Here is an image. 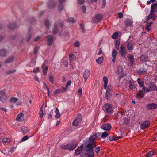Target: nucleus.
Segmentation results:
<instances>
[{"label":"nucleus","instance_id":"obj_1","mask_svg":"<svg viewBox=\"0 0 157 157\" xmlns=\"http://www.w3.org/2000/svg\"><path fill=\"white\" fill-rule=\"evenodd\" d=\"M96 145L92 144H87L84 147V154L85 157H94V148H95Z\"/></svg>","mask_w":157,"mask_h":157},{"label":"nucleus","instance_id":"obj_2","mask_svg":"<svg viewBox=\"0 0 157 157\" xmlns=\"http://www.w3.org/2000/svg\"><path fill=\"white\" fill-rule=\"evenodd\" d=\"M144 92L147 93L151 91L156 90H157V87L154 83H151L150 85L149 89L143 86L142 88Z\"/></svg>","mask_w":157,"mask_h":157},{"label":"nucleus","instance_id":"obj_3","mask_svg":"<svg viewBox=\"0 0 157 157\" xmlns=\"http://www.w3.org/2000/svg\"><path fill=\"white\" fill-rule=\"evenodd\" d=\"M103 109L105 112L109 113L113 111V108L112 105L105 104L103 105Z\"/></svg>","mask_w":157,"mask_h":157},{"label":"nucleus","instance_id":"obj_4","mask_svg":"<svg viewBox=\"0 0 157 157\" xmlns=\"http://www.w3.org/2000/svg\"><path fill=\"white\" fill-rule=\"evenodd\" d=\"M82 117V116L80 114H78L77 117L76 118L73 122V125L75 126L78 125L81 122Z\"/></svg>","mask_w":157,"mask_h":157},{"label":"nucleus","instance_id":"obj_5","mask_svg":"<svg viewBox=\"0 0 157 157\" xmlns=\"http://www.w3.org/2000/svg\"><path fill=\"white\" fill-rule=\"evenodd\" d=\"M98 137V135L97 134H93L92 135L90 136L89 138V141L88 144H96L95 140Z\"/></svg>","mask_w":157,"mask_h":157},{"label":"nucleus","instance_id":"obj_6","mask_svg":"<svg viewBox=\"0 0 157 157\" xmlns=\"http://www.w3.org/2000/svg\"><path fill=\"white\" fill-rule=\"evenodd\" d=\"M119 53L123 57H125L126 54V49L123 45H121Z\"/></svg>","mask_w":157,"mask_h":157},{"label":"nucleus","instance_id":"obj_7","mask_svg":"<svg viewBox=\"0 0 157 157\" xmlns=\"http://www.w3.org/2000/svg\"><path fill=\"white\" fill-rule=\"evenodd\" d=\"M78 144L77 141L74 143H69L67 144L68 149L69 150H72L75 148Z\"/></svg>","mask_w":157,"mask_h":157},{"label":"nucleus","instance_id":"obj_8","mask_svg":"<svg viewBox=\"0 0 157 157\" xmlns=\"http://www.w3.org/2000/svg\"><path fill=\"white\" fill-rule=\"evenodd\" d=\"M150 122L148 121H144L141 123L140 127L141 129H144L148 128L149 126Z\"/></svg>","mask_w":157,"mask_h":157},{"label":"nucleus","instance_id":"obj_9","mask_svg":"<svg viewBox=\"0 0 157 157\" xmlns=\"http://www.w3.org/2000/svg\"><path fill=\"white\" fill-rule=\"evenodd\" d=\"M102 19L101 15L98 14L95 15L93 18L92 21L94 23H97L100 21Z\"/></svg>","mask_w":157,"mask_h":157},{"label":"nucleus","instance_id":"obj_10","mask_svg":"<svg viewBox=\"0 0 157 157\" xmlns=\"http://www.w3.org/2000/svg\"><path fill=\"white\" fill-rule=\"evenodd\" d=\"M83 149V146L81 145L78 147L75 150V155L76 156L79 155L82 152Z\"/></svg>","mask_w":157,"mask_h":157},{"label":"nucleus","instance_id":"obj_11","mask_svg":"<svg viewBox=\"0 0 157 157\" xmlns=\"http://www.w3.org/2000/svg\"><path fill=\"white\" fill-rule=\"evenodd\" d=\"M157 107V105L155 103H152L148 104L147 105L146 108L148 109H154Z\"/></svg>","mask_w":157,"mask_h":157},{"label":"nucleus","instance_id":"obj_12","mask_svg":"<svg viewBox=\"0 0 157 157\" xmlns=\"http://www.w3.org/2000/svg\"><path fill=\"white\" fill-rule=\"evenodd\" d=\"M144 93L145 92H144V90L142 88V90L140 91L137 94L136 97L139 99H140L141 98L144 97L145 94Z\"/></svg>","mask_w":157,"mask_h":157},{"label":"nucleus","instance_id":"obj_13","mask_svg":"<svg viewBox=\"0 0 157 157\" xmlns=\"http://www.w3.org/2000/svg\"><path fill=\"white\" fill-rule=\"evenodd\" d=\"M90 74V71L88 69H86L84 73L83 74V78L85 82L86 81L88 77L89 76Z\"/></svg>","mask_w":157,"mask_h":157},{"label":"nucleus","instance_id":"obj_14","mask_svg":"<svg viewBox=\"0 0 157 157\" xmlns=\"http://www.w3.org/2000/svg\"><path fill=\"white\" fill-rule=\"evenodd\" d=\"M24 114L22 113L19 114L16 118L17 121L19 122L23 121L24 120Z\"/></svg>","mask_w":157,"mask_h":157},{"label":"nucleus","instance_id":"obj_15","mask_svg":"<svg viewBox=\"0 0 157 157\" xmlns=\"http://www.w3.org/2000/svg\"><path fill=\"white\" fill-rule=\"evenodd\" d=\"M101 128L105 131H109L111 128V126L110 124L107 123L102 125Z\"/></svg>","mask_w":157,"mask_h":157},{"label":"nucleus","instance_id":"obj_16","mask_svg":"<svg viewBox=\"0 0 157 157\" xmlns=\"http://www.w3.org/2000/svg\"><path fill=\"white\" fill-rule=\"evenodd\" d=\"M139 58L140 60L144 62H147L148 61V58L147 55H143L140 56Z\"/></svg>","mask_w":157,"mask_h":157},{"label":"nucleus","instance_id":"obj_17","mask_svg":"<svg viewBox=\"0 0 157 157\" xmlns=\"http://www.w3.org/2000/svg\"><path fill=\"white\" fill-rule=\"evenodd\" d=\"M48 44L51 45L52 44L53 40L54 39V36H53L49 35L47 37Z\"/></svg>","mask_w":157,"mask_h":157},{"label":"nucleus","instance_id":"obj_18","mask_svg":"<svg viewBox=\"0 0 157 157\" xmlns=\"http://www.w3.org/2000/svg\"><path fill=\"white\" fill-rule=\"evenodd\" d=\"M45 63H44L41 67V68L43 69V74L44 75H46L48 70V67L47 66L45 65Z\"/></svg>","mask_w":157,"mask_h":157},{"label":"nucleus","instance_id":"obj_19","mask_svg":"<svg viewBox=\"0 0 157 157\" xmlns=\"http://www.w3.org/2000/svg\"><path fill=\"white\" fill-rule=\"evenodd\" d=\"M150 10L151 13L157 12V1L155 3L152 4Z\"/></svg>","mask_w":157,"mask_h":157},{"label":"nucleus","instance_id":"obj_20","mask_svg":"<svg viewBox=\"0 0 157 157\" xmlns=\"http://www.w3.org/2000/svg\"><path fill=\"white\" fill-rule=\"evenodd\" d=\"M66 90L64 89L59 88L56 89L54 92V94L55 95H57L60 93H63L65 92Z\"/></svg>","mask_w":157,"mask_h":157},{"label":"nucleus","instance_id":"obj_21","mask_svg":"<svg viewBox=\"0 0 157 157\" xmlns=\"http://www.w3.org/2000/svg\"><path fill=\"white\" fill-rule=\"evenodd\" d=\"M129 88L130 89L132 90L136 88V86L133 80H129Z\"/></svg>","mask_w":157,"mask_h":157},{"label":"nucleus","instance_id":"obj_22","mask_svg":"<svg viewBox=\"0 0 157 157\" xmlns=\"http://www.w3.org/2000/svg\"><path fill=\"white\" fill-rule=\"evenodd\" d=\"M117 52L115 49H113L112 51V61L113 63L115 62L116 58L117 55Z\"/></svg>","mask_w":157,"mask_h":157},{"label":"nucleus","instance_id":"obj_23","mask_svg":"<svg viewBox=\"0 0 157 157\" xmlns=\"http://www.w3.org/2000/svg\"><path fill=\"white\" fill-rule=\"evenodd\" d=\"M128 61L129 62L130 64L132 66L134 63L133 56L132 55L130 54L128 56Z\"/></svg>","mask_w":157,"mask_h":157},{"label":"nucleus","instance_id":"obj_24","mask_svg":"<svg viewBox=\"0 0 157 157\" xmlns=\"http://www.w3.org/2000/svg\"><path fill=\"white\" fill-rule=\"evenodd\" d=\"M125 25L128 26L132 27V21L129 19H127L125 21Z\"/></svg>","mask_w":157,"mask_h":157},{"label":"nucleus","instance_id":"obj_25","mask_svg":"<svg viewBox=\"0 0 157 157\" xmlns=\"http://www.w3.org/2000/svg\"><path fill=\"white\" fill-rule=\"evenodd\" d=\"M2 96V97H0V101L3 103L5 102L8 99L9 97L5 94Z\"/></svg>","mask_w":157,"mask_h":157},{"label":"nucleus","instance_id":"obj_26","mask_svg":"<svg viewBox=\"0 0 157 157\" xmlns=\"http://www.w3.org/2000/svg\"><path fill=\"white\" fill-rule=\"evenodd\" d=\"M55 3L52 0L50 1L48 3V7L49 8L51 9L55 7Z\"/></svg>","mask_w":157,"mask_h":157},{"label":"nucleus","instance_id":"obj_27","mask_svg":"<svg viewBox=\"0 0 157 157\" xmlns=\"http://www.w3.org/2000/svg\"><path fill=\"white\" fill-rule=\"evenodd\" d=\"M134 44L133 42H129L127 44V48L128 50H132L134 49L133 46Z\"/></svg>","mask_w":157,"mask_h":157},{"label":"nucleus","instance_id":"obj_28","mask_svg":"<svg viewBox=\"0 0 157 157\" xmlns=\"http://www.w3.org/2000/svg\"><path fill=\"white\" fill-rule=\"evenodd\" d=\"M103 80L104 82V88L105 89L107 88L108 84V78L106 76H105L103 78Z\"/></svg>","mask_w":157,"mask_h":157},{"label":"nucleus","instance_id":"obj_29","mask_svg":"<svg viewBox=\"0 0 157 157\" xmlns=\"http://www.w3.org/2000/svg\"><path fill=\"white\" fill-rule=\"evenodd\" d=\"M6 53L7 52L5 50L2 49L0 50V57L5 56Z\"/></svg>","mask_w":157,"mask_h":157},{"label":"nucleus","instance_id":"obj_30","mask_svg":"<svg viewBox=\"0 0 157 157\" xmlns=\"http://www.w3.org/2000/svg\"><path fill=\"white\" fill-rule=\"evenodd\" d=\"M103 59L104 57L102 56L101 57L98 58V59H96V62L98 64H101L102 63Z\"/></svg>","mask_w":157,"mask_h":157},{"label":"nucleus","instance_id":"obj_31","mask_svg":"<svg viewBox=\"0 0 157 157\" xmlns=\"http://www.w3.org/2000/svg\"><path fill=\"white\" fill-rule=\"evenodd\" d=\"M18 101L17 98L15 97L11 98L9 100V102L10 103H14Z\"/></svg>","mask_w":157,"mask_h":157},{"label":"nucleus","instance_id":"obj_32","mask_svg":"<svg viewBox=\"0 0 157 157\" xmlns=\"http://www.w3.org/2000/svg\"><path fill=\"white\" fill-rule=\"evenodd\" d=\"M154 151H149L147 152L146 154L145 155V156L149 157L151 156H152L154 155Z\"/></svg>","mask_w":157,"mask_h":157},{"label":"nucleus","instance_id":"obj_33","mask_svg":"<svg viewBox=\"0 0 157 157\" xmlns=\"http://www.w3.org/2000/svg\"><path fill=\"white\" fill-rule=\"evenodd\" d=\"M23 132L25 134L28 131L27 127L25 126H22L21 128Z\"/></svg>","mask_w":157,"mask_h":157},{"label":"nucleus","instance_id":"obj_34","mask_svg":"<svg viewBox=\"0 0 157 157\" xmlns=\"http://www.w3.org/2000/svg\"><path fill=\"white\" fill-rule=\"evenodd\" d=\"M54 29L53 30V33L54 34H56L58 32V30L57 29V25L56 24H54Z\"/></svg>","mask_w":157,"mask_h":157},{"label":"nucleus","instance_id":"obj_35","mask_svg":"<svg viewBox=\"0 0 157 157\" xmlns=\"http://www.w3.org/2000/svg\"><path fill=\"white\" fill-rule=\"evenodd\" d=\"M153 22H151L148 23L146 26V29L148 31H149L151 30V29L150 27L151 26V24Z\"/></svg>","mask_w":157,"mask_h":157},{"label":"nucleus","instance_id":"obj_36","mask_svg":"<svg viewBox=\"0 0 157 157\" xmlns=\"http://www.w3.org/2000/svg\"><path fill=\"white\" fill-rule=\"evenodd\" d=\"M118 71L119 74H122L123 72L122 67L121 66H119L117 67Z\"/></svg>","mask_w":157,"mask_h":157},{"label":"nucleus","instance_id":"obj_37","mask_svg":"<svg viewBox=\"0 0 157 157\" xmlns=\"http://www.w3.org/2000/svg\"><path fill=\"white\" fill-rule=\"evenodd\" d=\"M137 82L138 83L139 86L140 87H142V88L144 86V83L143 81H141L140 78H139L137 80Z\"/></svg>","mask_w":157,"mask_h":157},{"label":"nucleus","instance_id":"obj_38","mask_svg":"<svg viewBox=\"0 0 157 157\" xmlns=\"http://www.w3.org/2000/svg\"><path fill=\"white\" fill-rule=\"evenodd\" d=\"M49 80L52 84L54 83V78L53 76L51 74L49 76Z\"/></svg>","mask_w":157,"mask_h":157},{"label":"nucleus","instance_id":"obj_39","mask_svg":"<svg viewBox=\"0 0 157 157\" xmlns=\"http://www.w3.org/2000/svg\"><path fill=\"white\" fill-rule=\"evenodd\" d=\"M71 82L70 80L68 81L65 87H63V89H64L66 91L67 89L68 86L71 84Z\"/></svg>","mask_w":157,"mask_h":157},{"label":"nucleus","instance_id":"obj_40","mask_svg":"<svg viewBox=\"0 0 157 157\" xmlns=\"http://www.w3.org/2000/svg\"><path fill=\"white\" fill-rule=\"evenodd\" d=\"M13 59V57H10L8 59H7L6 61H5V63H8L10 62H11Z\"/></svg>","mask_w":157,"mask_h":157},{"label":"nucleus","instance_id":"obj_41","mask_svg":"<svg viewBox=\"0 0 157 157\" xmlns=\"http://www.w3.org/2000/svg\"><path fill=\"white\" fill-rule=\"evenodd\" d=\"M16 25L14 24H10L9 25L8 28L9 29H13L15 28Z\"/></svg>","mask_w":157,"mask_h":157},{"label":"nucleus","instance_id":"obj_42","mask_svg":"<svg viewBox=\"0 0 157 157\" xmlns=\"http://www.w3.org/2000/svg\"><path fill=\"white\" fill-rule=\"evenodd\" d=\"M60 147L61 149L65 150L68 149L67 144L66 145L62 144L60 146Z\"/></svg>","mask_w":157,"mask_h":157},{"label":"nucleus","instance_id":"obj_43","mask_svg":"<svg viewBox=\"0 0 157 157\" xmlns=\"http://www.w3.org/2000/svg\"><path fill=\"white\" fill-rule=\"evenodd\" d=\"M108 135V133L106 131L104 132L102 134L101 137L102 138H105L107 137Z\"/></svg>","mask_w":157,"mask_h":157},{"label":"nucleus","instance_id":"obj_44","mask_svg":"<svg viewBox=\"0 0 157 157\" xmlns=\"http://www.w3.org/2000/svg\"><path fill=\"white\" fill-rule=\"evenodd\" d=\"M118 33L117 32H115L112 36V37L113 39H115L117 38L118 36Z\"/></svg>","mask_w":157,"mask_h":157},{"label":"nucleus","instance_id":"obj_45","mask_svg":"<svg viewBox=\"0 0 157 157\" xmlns=\"http://www.w3.org/2000/svg\"><path fill=\"white\" fill-rule=\"evenodd\" d=\"M106 0H102L101 7L102 8H104L106 5Z\"/></svg>","mask_w":157,"mask_h":157},{"label":"nucleus","instance_id":"obj_46","mask_svg":"<svg viewBox=\"0 0 157 157\" xmlns=\"http://www.w3.org/2000/svg\"><path fill=\"white\" fill-rule=\"evenodd\" d=\"M28 136L27 135L23 137L21 140L20 142H23L27 140L28 139Z\"/></svg>","mask_w":157,"mask_h":157},{"label":"nucleus","instance_id":"obj_47","mask_svg":"<svg viewBox=\"0 0 157 157\" xmlns=\"http://www.w3.org/2000/svg\"><path fill=\"white\" fill-rule=\"evenodd\" d=\"M78 94L80 96H81L82 95V89L81 88L78 89Z\"/></svg>","mask_w":157,"mask_h":157},{"label":"nucleus","instance_id":"obj_48","mask_svg":"<svg viewBox=\"0 0 157 157\" xmlns=\"http://www.w3.org/2000/svg\"><path fill=\"white\" fill-rule=\"evenodd\" d=\"M119 44L120 41L119 40H118L116 41L115 46L117 49H118L119 48Z\"/></svg>","mask_w":157,"mask_h":157},{"label":"nucleus","instance_id":"obj_49","mask_svg":"<svg viewBox=\"0 0 157 157\" xmlns=\"http://www.w3.org/2000/svg\"><path fill=\"white\" fill-rule=\"evenodd\" d=\"M67 21L72 23H74L75 22L74 19L73 17H69Z\"/></svg>","mask_w":157,"mask_h":157},{"label":"nucleus","instance_id":"obj_50","mask_svg":"<svg viewBox=\"0 0 157 157\" xmlns=\"http://www.w3.org/2000/svg\"><path fill=\"white\" fill-rule=\"evenodd\" d=\"M44 24L47 28L48 29V26L49 25V21L48 20H45L44 22Z\"/></svg>","mask_w":157,"mask_h":157},{"label":"nucleus","instance_id":"obj_51","mask_svg":"<svg viewBox=\"0 0 157 157\" xmlns=\"http://www.w3.org/2000/svg\"><path fill=\"white\" fill-rule=\"evenodd\" d=\"M3 142L5 143H9L10 142V140L6 138H4L2 140Z\"/></svg>","mask_w":157,"mask_h":157},{"label":"nucleus","instance_id":"obj_52","mask_svg":"<svg viewBox=\"0 0 157 157\" xmlns=\"http://www.w3.org/2000/svg\"><path fill=\"white\" fill-rule=\"evenodd\" d=\"M63 5L62 4H60L59 6L58 9L59 10L61 11L63 9Z\"/></svg>","mask_w":157,"mask_h":157},{"label":"nucleus","instance_id":"obj_53","mask_svg":"<svg viewBox=\"0 0 157 157\" xmlns=\"http://www.w3.org/2000/svg\"><path fill=\"white\" fill-rule=\"evenodd\" d=\"M16 70L15 69L11 70L10 71H8L7 73L8 74H10L11 73H14L16 71Z\"/></svg>","mask_w":157,"mask_h":157},{"label":"nucleus","instance_id":"obj_54","mask_svg":"<svg viewBox=\"0 0 157 157\" xmlns=\"http://www.w3.org/2000/svg\"><path fill=\"white\" fill-rule=\"evenodd\" d=\"M156 0H150V1H148L147 2V4H150L151 3H153L155 2L156 1Z\"/></svg>","mask_w":157,"mask_h":157},{"label":"nucleus","instance_id":"obj_55","mask_svg":"<svg viewBox=\"0 0 157 157\" xmlns=\"http://www.w3.org/2000/svg\"><path fill=\"white\" fill-rule=\"evenodd\" d=\"M79 44H80V43H79V42L78 41L76 42L74 44V45H75V46L76 47H77L79 46Z\"/></svg>","mask_w":157,"mask_h":157},{"label":"nucleus","instance_id":"obj_56","mask_svg":"<svg viewBox=\"0 0 157 157\" xmlns=\"http://www.w3.org/2000/svg\"><path fill=\"white\" fill-rule=\"evenodd\" d=\"M38 50V48L37 47H36L35 48V49L34 51V53L35 54H36L37 53Z\"/></svg>","mask_w":157,"mask_h":157},{"label":"nucleus","instance_id":"obj_57","mask_svg":"<svg viewBox=\"0 0 157 157\" xmlns=\"http://www.w3.org/2000/svg\"><path fill=\"white\" fill-rule=\"evenodd\" d=\"M106 97L108 100H109L110 99V98L111 96V95L110 94H109L108 95V94H106Z\"/></svg>","mask_w":157,"mask_h":157},{"label":"nucleus","instance_id":"obj_58","mask_svg":"<svg viewBox=\"0 0 157 157\" xmlns=\"http://www.w3.org/2000/svg\"><path fill=\"white\" fill-rule=\"evenodd\" d=\"M39 70V67H37L35 69H34L33 70V72L34 73H36V72H38Z\"/></svg>","mask_w":157,"mask_h":157},{"label":"nucleus","instance_id":"obj_59","mask_svg":"<svg viewBox=\"0 0 157 157\" xmlns=\"http://www.w3.org/2000/svg\"><path fill=\"white\" fill-rule=\"evenodd\" d=\"M151 18L149 15L148 16H147L146 18V21H144L145 22L147 23L148 21L149 20V19Z\"/></svg>","mask_w":157,"mask_h":157},{"label":"nucleus","instance_id":"obj_60","mask_svg":"<svg viewBox=\"0 0 157 157\" xmlns=\"http://www.w3.org/2000/svg\"><path fill=\"white\" fill-rule=\"evenodd\" d=\"M74 55L72 54H70L69 55V58H70V60L71 61L73 59V56Z\"/></svg>","mask_w":157,"mask_h":157},{"label":"nucleus","instance_id":"obj_61","mask_svg":"<svg viewBox=\"0 0 157 157\" xmlns=\"http://www.w3.org/2000/svg\"><path fill=\"white\" fill-rule=\"evenodd\" d=\"M154 12H151V11L150 10V13L149 14V15L150 16V17L151 18H153V17H154V14L153 13Z\"/></svg>","mask_w":157,"mask_h":157},{"label":"nucleus","instance_id":"obj_62","mask_svg":"<svg viewBox=\"0 0 157 157\" xmlns=\"http://www.w3.org/2000/svg\"><path fill=\"white\" fill-rule=\"evenodd\" d=\"M81 28L82 30V32L84 33L85 32V29L83 25L82 24H80Z\"/></svg>","mask_w":157,"mask_h":157},{"label":"nucleus","instance_id":"obj_63","mask_svg":"<svg viewBox=\"0 0 157 157\" xmlns=\"http://www.w3.org/2000/svg\"><path fill=\"white\" fill-rule=\"evenodd\" d=\"M56 115H55V117L56 118H58L60 117V113H56Z\"/></svg>","mask_w":157,"mask_h":157},{"label":"nucleus","instance_id":"obj_64","mask_svg":"<svg viewBox=\"0 0 157 157\" xmlns=\"http://www.w3.org/2000/svg\"><path fill=\"white\" fill-rule=\"evenodd\" d=\"M41 37L40 36H37L34 40L35 42H36L38 41L40 38Z\"/></svg>","mask_w":157,"mask_h":157}]
</instances>
